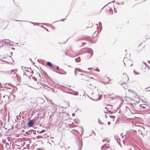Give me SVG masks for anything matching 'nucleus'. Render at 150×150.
<instances>
[{
	"instance_id": "obj_1",
	"label": "nucleus",
	"mask_w": 150,
	"mask_h": 150,
	"mask_svg": "<svg viewBox=\"0 0 150 150\" xmlns=\"http://www.w3.org/2000/svg\"><path fill=\"white\" fill-rule=\"evenodd\" d=\"M129 78L127 75L125 74H123L121 77L120 82L121 84H125L128 80Z\"/></svg>"
},
{
	"instance_id": "obj_2",
	"label": "nucleus",
	"mask_w": 150,
	"mask_h": 150,
	"mask_svg": "<svg viewBox=\"0 0 150 150\" xmlns=\"http://www.w3.org/2000/svg\"><path fill=\"white\" fill-rule=\"evenodd\" d=\"M33 84L32 85V87L36 89H38L40 88L41 87V83L37 82H33Z\"/></svg>"
},
{
	"instance_id": "obj_3",
	"label": "nucleus",
	"mask_w": 150,
	"mask_h": 150,
	"mask_svg": "<svg viewBox=\"0 0 150 150\" xmlns=\"http://www.w3.org/2000/svg\"><path fill=\"white\" fill-rule=\"evenodd\" d=\"M102 79L103 81V83L105 84L108 83L109 81L112 80V79H109V78L108 77L106 76V75L105 76H103L102 77Z\"/></svg>"
},
{
	"instance_id": "obj_4",
	"label": "nucleus",
	"mask_w": 150,
	"mask_h": 150,
	"mask_svg": "<svg viewBox=\"0 0 150 150\" xmlns=\"http://www.w3.org/2000/svg\"><path fill=\"white\" fill-rule=\"evenodd\" d=\"M93 98L95 100H97L100 99V96L99 94L94 95L93 96Z\"/></svg>"
},
{
	"instance_id": "obj_5",
	"label": "nucleus",
	"mask_w": 150,
	"mask_h": 150,
	"mask_svg": "<svg viewBox=\"0 0 150 150\" xmlns=\"http://www.w3.org/2000/svg\"><path fill=\"white\" fill-rule=\"evenodd\" d=\"M34 124L33 121L31 120H30L28 123V126L29 127H31L32 125H33Z\"/></svg>"
},
{
	"instance_id": "obj_6",
	"label": "nucleus",
	"mask_w": 150,
	"mask_h": 150,
	"mask_svg": "<svg viewBox=\"0 0 150 150\" xmlns=\"http://www.w3.org/2000/svg\"><path fill=\"white\" fill-rule=\"evenodd\" d=\"M51 68L54 70H58L59 69V67L56 66H52Z\"/></svg>"
},
{
	"instance_id": "obj_7",
	"label": "nucleus",
	"mask_w": 150,
	"mask_h": 150,
	"mask_svg": "<svg viewBox=\"0 0 150 150\" xmlns=\"http://www.w3.org/2000/svg\"><path fill=\"white\" fill-rule=\"evenodd\" d=\"M46 64L47 66L51 67H52L53 66L52 65L50 62H47L46 63Z\"/></svg>"
},
{
	"instance_id": "obj_8",
	"label": "nucleus",
	"mask_w": 150,
	"mask_h": 150,
	"mask_svg": "<svg viewBox=\"0 0 150 150\" xmlns=\"http://www.w3.org/2000/svg\"><path fill=\"white\" fill-rule=\"evenodd\" d=\"M125 99L126 100V101H129V100H132V98L129 97H127V96H126L125 97Z\"/></svg>"
},
{
	"instance_id": "obj_9",
	"label": "nucleus",
	"mask_w": 150,
	"mask_h": 150,
	"mask_svg": "<svg viewBox=\"0 0 150 150\" xmlns=\"http://www.w3.org/2000/svg\"><path fill=\"white\" fill-rule=\"evenodd\" d=\"M75 60H76V61L78 62V61H79L80 60V58H77V59H75Z\"/></svg>"
},
{
	"instance_id": "obj_10",
	"label": "nucleus",
	"mask_w": 150,
	"mask_h": 150,
	"mask_svg": "<svg viewBox=\"0 0 150 150\" xmlns=\"http://www.w3.org/2000/svg\"><path fill=\"white\" fill-rule=\"evenodd\" d=\"M45 130L44 129H43L42 130L41 132H40V133H42L43 132H45Z\"/></svg>"
},
{
	"instance_id": "obj_11",
	"label": "nucleus",
	"mask_w": 150,
	"mask_h": 150,
	"mask_svg": "<svg viewBox=\"0 0 150 150\" xmlns=\"http://www.w3.org/2000/svg\"><path fill=\"white\" fill-rule=\"evenodd\" d=\"M81 75H83L84 77H86V76L85 75H84V74H81Z\"/></svg>"
},
{
	"instance_id": "obj_12",
	"label": "nucleus",
	"mask_w": 150,
	"mask_h": 150,
	"mask_svg": "<svg viewBox=\"0 0 150 150\" xmlns=\"http://www.w3.org/2000/svg\"><path fill=\"white\" fill-rule=\"evenodd\" d=\"M12 72H13V71H14V70H11V71Z\"/></svg>"
},
{
	"instance_id": "obj_13",
	"label": "nucleus",
	"mask_w": 150,
	"mask_h": 150,
	"mask_svg": "<svg viewBox=\"0 0 150 150\" xmlns=\"http://www.w3.org/2000/svg\"><path fill=\"white\" fill-rule=\"evenodd\" d=\"M108 125H109L110 124V122H108Z\"/></svg>"
},
{
	"instance_id": "obj_14",
	"label": "nucleus",
	"mask_w": 150,
	"mask_h": 150,
	"mask_svg": "<svg viewBox=\"0 0 150 150\" xmlns=\"http://www.w3.org/2000/svg\"><path fill=\"white\" fill-rule=\"evenodd\" d=\"M97 71H99V69H98V70H97Z\"/></svg>"
},
{
	"instance_id": "obj_15",
	"label": "nucleus",
	"mask_w": 150,
	"mask_h": 150,
	"mask_svg": "<svg viewBox=\"0 0 150 150\" xmlns=\"http://www.w3.org/2000/svg\"><path fill=\"white\" fill-rule=\"evenodd\" d=\"M148 91H150V89L148 90Z\"/></svg>"
},
{
	"instance_id": "obj_16",
	"label": "nucleus",
	"mask_w": 150,
	"mask_h": 150,
	"mask_svg": "<svg viewBox=\"0 0 150 150\" xmlns=\"http://www.w3.org/2000/svg\"><path fill=\"white\" fill-rule=\"evenodd\" d=\"M41 150V149H39V150Z\"/></svg>"
},
{
	"instance_id": "obj_17",
	"label": "nucleus",
	"mask_w": 150,
	"mask_h": 150,
	"mask_svg": "<svg viewBox=\"0 0 150 150\" xmlns=\"http://www.w3.org/2000/svg\"><path fill=\"white\" fill-rule=\"evenodd\" d=\"M149 62H150V61H149Z\"/></svg>"
}]
</instances>
